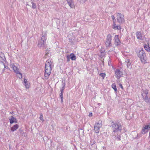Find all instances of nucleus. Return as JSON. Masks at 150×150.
<instances>
[{"label": "nucleus", "instance_id": "1", "mask_svg": "<svg viewBox=\"0 0 150 150\" xmlns=\"http://www.w3.org/2000/svg\"><path fill=\"white\" fill-rule=\"evenodd\" d=\"M52 63L50 60H48L45 63V76L46 79H48L51 73Z\"/></svg>", "mask_w": 150, "mask_h": 150}, {"label": "nucleus", "instance_id": "2", "mask_svg": "<svg viewBox=\"0 0 150 150\" xmlns=\"http://www.w3.org/2000/svg\"><path fill=\"white\" fill-rule=\"evenodd\" d=\"M138 57L141 60L142 62L145 61V58L146 56V54L144 51L143 49L139 51L137 54Z\"/></svg>", "mask_w": 150, "mask_h": 150}, {"label": "nucleus", "instance_id": "3", "mask_svg": "<svg viewBox=\"0 0 150 150\" xmlns=\"http://www.w3.org/2000/svg\"><path fill=\"white\" fill-rule=\"evenodd\" d=\"M46 38L45 36H42L40 40L38 42V47L42 48L44 47L45 42L46 41Z\"/></svg>", "mask_w": 150, "mask_h": 150}, {"label": "nucleus", "instance_id": "4", "mask_svg": "<svg viewBox=\"0 0 150 150\" xmlns=\"http://www.w3.org/2000/svg\"><path fill=\"white\" fill-rule=\"evenodd\" d=\"M112 127L113 130V132L117 133L119 131L121 130V126L120 124H113L112 125Z\"/></svg>", "mask_w": 150, "mask_h": 150}, {"label": "nucleus", "instance_id": "5", "mask_svg": "<svg viewBox=\"0 0 150 150\" xmlns=\"http://www.w3.org/2000/svg\"><path fill=\"white\" fill-rule=\"evenodd\" d=\"M11 67L13 69L14 72L16 74H19L21 77H22V74L19 72V69L13 63H11L10 64Z\"/></svg>", "mask_w": 150, "mask_h": 150}, {"label": "nucleus", "instance_id": "6", "mask_svg": "<svg viewBox=\"0 0 150 150\" xmlns=\"http://www.w3.org/2000/svg\"><path fill=\"white\" fill-rule=\"evenodd\" d=\"M117 19L120 23H123L125 21L124 15L122 14L118 13L117 15Z\"/></svg>", "mask_w": 150, "mask_h": 150}, {"label": "nucleus", "instance_id": "7", "mask_svg": "<svg viewBox=\"0 0 150 150\" xmlns=\"http://www.w3.org/2000/svg\"><path fill=\"white\" fill-rule=\"evenodd\" d=\"M136 36L137 38L140 40L144 41L146 40V38L144 35L139 31H138L136 33Z\"/></svg>", "mask_w": 150, "mask_h": 150}, {"label": "nucleus", "instance_id": "8", "mask_svg": "<svg viewBox=\"0 0 150 150\" xmlns=\"http://www.w3.org/2000/svg\"><path fill=\"white\" fill-rule=\"evenodd\" d=\"M102 127L101 122L99 121L98 122L95 124L94 127V130L95 132L98 133L99 132L100 128Z\"/></svg>", "mask_w": 150, "mask_h": 150}, {"label": "nucleus", "instance_id": "9", "mask_svg": "<svg viewBox=\"0 0 150 150\" xmlns=\"http://www.w3.org/2000/svg\"><path fill=\"white\" fill-rule=\"evenodd\" d=\"M112 36L111 34H109L107 36L106 41L105 42V45L107 47L110 46L111 44Z\"/></svg>", "mask_w": 150, "mask_h": 150}, {"label": "nucleus", "instance_id": "10", "mask_svg": "<svg viewBox=\"0 0 150 150\" xmlns=\"http://www.w3.org/2000/svg\"><path fill=\"white\" fill-rule=\"evenodd\" d=\"M150 129V125H146L143 127L142 133L143 134H144L146 132H147Z\"/></svg>", "mask_w": 150, "mask_h": 150}, {"label": "nucleus", "instance_id": "11", "mask_svg": "<svg viewBox=\"0 0 150 150\" xmlns=\"http://www.w3.org/2000/svg\"><path fill=\"white\" fill-rule=\"evenodd\" d=\"M123 75L122 72L119 69H117L115 71V76L117 79H119Z\"/></svg>", "mask_w": 150, "mask_h": 150}, {"label": "nucleus", "instance_id": "12", "mask_svg": "<svg viewBox=\"0 0 150 150\" xmlns=\"http://www.w3.org/2000/svg\"><path fill=\"white\" fill-rule=\"evenodd\" d=\"M114 40L115 41V44L117 45H120V42L119 38L118 35H115L114 38Z\"/></svg>", "mask_w": 150, "mask_h": 150}, {"label": "nucleus", "instance_id": "13", "mask_svg": "<svg viewBox=\"0 0 150 150\" xmlns=\"http://www.w3.org/2000/svg\"><path fill=\"white\" fill-rule=\"evenodd\" d=\"M10 123L11 124L13 123H16L17 122V120L13 116H11L9 118Z\"/></svg>", "mask_w": 150, "mask_h": 150}, {"label": "nucleus", "instance_id": "14", "mask_svg": "<svg viewBox=\"0 0 150 150\" xmlns=\"http://www.w3.org/2000/svg\"><path fill=\"white\" fill-rule=\"evenodd\" d=\"M23 83L25 86L26 88H29L30 83L27 79H24Z\"/></svg>", "mask_w": 150, "mask_h": 150}, {"label": "nucleus", "instance_id": "15", "mask_svg": "<svg viewBox=\"0 0 150 150\" xmlns=\"http://www.w3.org/2000/svg\"><path fill=\"white\" fill-rule=\"evenodd\" d=\"M19 127V125L15 124L11 127V130L12 132L16 131Z\"/></svg>", "mask_w": 150, "mask_h": 150}, {"label": "nucleus", "instance_id": "16", "mask_svg": "<svg viewBox=\"0 0 150 150\" xmlns=\"http://www.w3.org/2000/svg\"><path fill=\"white\" fill-rule=\"evenodd\" d=\"M112 28L115 30H120L121 29L120 26L119 25H116L114 21H113Z\"/></svg>", "mask_w": 150, "mask_h": 150}, {"label": "nucleus", "instance_id": "17", "mask_svg": "<svg viewBox=\"0 0 150 150\" xmlns=\"http://www.w3.org/2000/svg\"><path fill=\"white\" fill-rule=\"evenodd\" d=\"M67 2L71 8L74 7L73 0H67Z\"/></svg>", "mask_w": 150, "mask_h": 150}, {"label": "nucleus", "instance_id": "18", "mask_svg": "<svg viewBox=\"0 0 150 150\" xmlns=\"http://www.w3.org/2000/svg\"><path fill=\"white\" fill-rule=\"evenodd\" d=\"M144 47L145 49L147 52H150V47L148 43L144 44Z\"/></svg>", "mask_w": 150, "mask_h": 150}, {"label": "nucleus", "instance_id": "19", "mask_svg": "<svg viewBox=\"0 0 150 150\" xmlns=\"http://www.w3.org/2000/svg\"><path fill=\"white\" fill-rule=\"evenodd\" d=\"M69 58L72 60H75L76 59L75 55L73 54H71L69 56Z\"/></svg>", "mask_w": 150, "mask_h": 150}, {"label": "nucleus", "instance_id": "20", "mask_svg": "<svg viewBox=\"0 0 150 150\" xmlns=\"http://www.w3.org/2000/svg\"><path fill=\"white\" fill-rule=\"evenodd\" d=\"M31 4H32V8H35L36 7V5L34 3L32 2L28 3L27 4V5H28L30 6H31Z\"/></svg>", "mask_w": 150, "mask_h": 150}, {"label": "nucleus", "instance_id": "21", "mask_svg": "<svg viewBox=\"0 0 150 150\" xmlns=\"http://www.w3.org/2000/svg\"><path fill=\"white\" fill-rule=\"evenodd\" d=\"M134 138H136L138 137V134L136 132H134L132 133Z\"/></svg>", "mask_w": 150, "mask_h": 150}, {"label": "nucleus", "instance_id": "22", "mask_svg": "<svg viewBox=\"0 0 150 150\" xmlns=\"http://www.w3.org/2000/svg\"><path fill=\"white\" fill-rule=\"evenodd\" d=\"M112 88L116 91H117V89L116 87L115 84V83L113 84L112 85Z\"/></svg>", "mask_w": 150, "mask_h": 150}, {"label": "nucleus", "instance_id": "23", "mask_svg": "<svg viewBox=\"0 0 150 150\" xmlns=\"http://www.w3.org/2000/svg\"><path fill=\"white\" fill-rule=\"evenodd\" d=\"M39 118L41 121H42V122L44 121V120L43 119V117L42 114L41 113L40 114Z\"/></svg>", "mask_w": 150, "mask_h": 150}, {"label": "nucleus", "instance_id": "24", "mask_svg": "<svg viewBox=\"0 0 150 150\" xmlns=\"http://www.w3.org/2000/svg\"><path fill=\"white\" fill-rule=\"evenodd\" d=\"M105 52V50L104 49L102 48L101 49L100 52L101 54H102V55H104Z\"/></svg>", "mask_w": 150, "mask_h": 150}, {"label": "nucleus", "instance_id": "25", "mask_svg": "<svg viewBox=\"0 0 150 150\" xmlns=\"http://www.w3.org/2000/svg\"><path fill=\"white\" fill-rule=\"evenodd\" d=\"M125 62L127 64V65H129L130 64V61L128 59L125 60Z\"/></svg>", "mask_w": 150, "mask_h": 150}, {"label": "nucleus", "instance_id": "26", "mask_svg": "<svg viewBox=\"0 0 150 150\" xmlns=\"http://www.w3.org/2000/svg\"><path fill=\"white\" fill-rule=\"evenodd\" d=\"M64 88H63V89L61 90V92L60 94V98L61 97H63V92L62 91H63L64 89Z\"/></svg>", "mask_w": 150, "mask_h": 150}, {"label": "nucleus", "instance_id": "27", "mask_svg": "<svg viewBox=\"0 0 150 150\" xmlns=\"http://www.w3.org/2000/svg\"><path fill=\"white\" fill-rule=\"evenodd\" d=\"M100 75L103 78L105 76V73H102L100 74Z\"/></svg>", "mask_w": 150, "mask_h": 150}, {"label": "nucleus", "instance_id": "28", "mask_svg": "<svg viewBox=\"0 0 150 150\" xmlns=\"http://www.w3.org/2000/svg\"><path fill=\"white\" fill-rule=\"evenodd\" d=\"M145 95H143L144 94L143 93H142V96L144 95V96H146V95L148 93V91H147V90H145Z\"/></svg>", "mask_w": 150, "mask_h": 150}, {"label": "nucleus", "instance_id": "29", "mask_svg": "<svg viewBox=\"0 0 150 150\" xmlns=\"http://www.w3.org/2000/svg\"><path fill=\"white\" fill-rule=\"evenodd\" d=\"M0 65L2 66L3 67H5L4 63L2 62L0 63Z\"/></svg>", "mask_w": 150, "mask_h": 150}, {"label": "nucleus", "instance_id": "30", "mask_svg": "<svg viewBox=\"0 0 150 150\" xmlns=\"http://www.w3.org/2000/svg\"><path fill=\"white\" fill-rule=\"evenodd\" d=\"M111 17H112V19L113 20V21H114V22H115V17L113 16H112Z\"/></svg>", "mask_w": 150, "mask_h": 150}, {"label": "nucleus", "instance_id": "31", "mask_svg": "<svg viewBox=\"0 0 150 150\" xmlns=\"http://www.w3.org/2000/svg\"><path fill=\"white\" fill-rule=\"evenodd\" d=\"M119 86L122 89H123V86H122V84H120V83H119Z\"/></svg>", "mask_w": 150, "mask_h": 150}, {"label": "nucleus", "instance_id": "32", "mask_svg": "<svg viewBox=\"0 0 150 150\" xmlns=\"http://www.w3.org/2000/svg\"><path fill=\"white\" fill-rule=\"evenodd\" d=\"M92 113L91 112H90L89 113V115H88V116L89 117H92Z\"/></svg>", "mask_w": 150, "mask_h": 150}, {"label": "nucleus", "instance_id": "33", "mask_svg": "<svg viewBox=\"0 0 150 150\" xmlns=\"http://www.w3.org/2000/svg\"><path fill=\"white\" fill-rule=\"evenodd\" d=\"M61 103H62L63 102V97H61Z\"/></svg>", "mask_w": 150, "mask_h": 150}, {"label": "nucleus", "instance_id": "34", "mask_svg": "<svg viewBox=\"0 0 150 150\" xmlns=\"http://www.w3.org/2000/svg\"><path fill=\"white\" fill-rule=\"evenodd\" d=\"M104 55H102V54L101 53V54L100 55V57H101V58H102V57Z\"/></svg>", "mask_w": 150, "mask_h": 150}, {"label": "nucleus", "instance_id": "35", "mask_svg": "<svg viewBox=\"0 0 150 150\" xmlns=\"http://www.w3.org/2000/svg\"><path fill=\"white\" fill-rule=\"evenodd\" d=\"M149 135L150 136V132L149 133Z\"/></svg>", "mask_w": 150, "mask_h": 150}]
</instances>
